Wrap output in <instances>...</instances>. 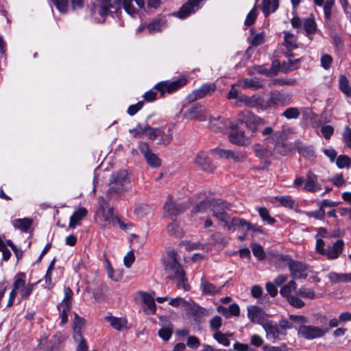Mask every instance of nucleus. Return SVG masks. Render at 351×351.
<instances>
[{
  "instance_id": "obj_1",
  "label": "nucleus",
  "mask_w": 351,
  "mask_h": 351,
  "mask_svg": "<svg viewBox=\"0 0 351 351\" xmlns=\"http://www.w3.org/2000/svg\"><path fill=\"white\" fill-rule=\"evenodd\" d=\"M165 274L169 279L177 281V286L182 287L184 290L189 289L186 283L184 272L177 260V254L173 250H169L162 259Z\"/></svg>"
},
{
  "instance_id": "obj_2",
  "label": "nucleus",
  "mask_w": 351,
  "mask_h": 351,
  "mask_svg": "<svg viewBox=\"0 0 351 351\" xmlns=\"http://www.w3.org/2000/svg\"><path fill=\"white\" fill-rule=\"evenodd\" d=\"M184 119L189 120H197L199 121H205L210 119V127L214 130H223L226 125L221 120V117L217 119L209 116L205 107L200 104H195L189 107L183 114Z\"/></svg>"
},
{
  "instance_id": "obj_3",
  "label": "nucleus",
  "mask_w": 351,
  "mask_h": 351,
  "mask_svg": "<svg viewBox=\"0 0 351 351\" xmlns=\"http://www.w3.org/2000/svg\"><path fill=\"white\" fill-rule=\"evenodd\" d=\"M130 182L128 173L125 170L114 172L109 180V189L107 196L110 199H119L127 191V184Z\"/></svg>"
},
{
  "instance_id": "obj_4",
  "label": "nucleus",
  "mask_w": 351,
  "mask_h": 351,
  "mask_svg": "<svg viewBox=\"0 0 351 351\" xmlns=\"http://www.w3.org/2000/svg\"><path fill=\"white\" fill-rule=\"evenodd\" d=\"M35 285L34 283L26 285L25 274L22 272L18 273L14 277L13 289L10 293L7 306H11L13 305L17 292L20 293L21 300L27 298L32 294Z\"/></svg>"
},
{
  "instance_id": "obj_5",
  "label": "nucleus",
  "mask_w": 351,
  "mask_h": 351,
  "mask_svg": "<svg viewBox=\"0 0 351 351\" xmlns=\"http://www.w3.org/2000/svg\"><path fill=\"white\" fill-rule=\"evenodd\" d=\"M237 122L245 124L246 128L252 134H254L258 130V128L265 124V121L253 114L249 110H243L237 114Z\"/></svg>"
},
{
  "instance_id": "obj_6",
  "label": "nucleus",
  "mask_w": 351,
  "mask_h": 351,
  "mask_svg": "<svg viewBox=\"0 0 351 351\" xmlns=\"http://www.w3.org/2000/svg\"><path fill=\"white\" fill-rule=\"evenodd\" d=\"M101 3L98 6L93 4L90 9L91 15L97 12L102 17L106 16L110 12H117L121 10V0H97Z\"/></svg>"
},
{
  "instance_id": "obj_7",
  "label": "nucleus",
  "mask_w": 351,
  "mask_h": 351,
  "mask_svg": "<svg viewBox=\"0 0 351 351\" xmlns=\"http://www.w3.org/2000/svg\"><path fill=\"white\" fill-rule=\"evenodd\" d=\"M284 261H288L290 276L293 280L306 279L308 275V266L301 261H294L289 256L282 258Z\"/></svg>"
},
{
  "instance_id": "obj_8",
  "label": "nucleus",
  "mask_w": 351,
  "mask_h": 351,
  "mask_svg": "<svg viewBox=\"0 0 351 351\" xmlns=\"http://www.w3.org/2000/svg\"><path fill=\"white\" fill-rule=\"evenodd\" d=\"M231 208V204L219 199L212 200L210 210L213 216L225 224L227 220L230 219V216L226 211L230 210Z\"/></svg>"
},
{
  "instance_id": "obj_9",
  "label": "nucleus",
  "mask_w": 351,
  "mask_h": 351,
  "mask_svg": "<svg viewBox=\"0 0 351 351\" xmlns=\"http://www.w3.org/2000/svg\"><path fill=\"white\" fill-rule=\"evenodd\" d=\"M99 210L102 213V216L106 223L105 225L108 223L114 224L115 221H117L121 228H125L123 223L114 214V208L109 206L108 202L104 199V197H100L99 198Z\"/></svg>"
},
{
  "instance_id": "obj_10",
  "label": "nucleus",
  "mask_w": 351,
  "mask_h": 351,
  "mask_svg": "<svg viewBox=\"0 0 351 351\" xmlns=\"http://www.w3.org/2000/svg\"><path fill=\"white\" fill-rule=\"evenodd\" d=\"M289 128L283 127L280 131H276L273 134V138L276 141L275 150L280 155L285 156L292 150V145L284 141Z\"/></svg>"
},
{
  "instance_id": "obj_11",
  "label": "nucleus",
  "mask_w": 351,
  "mask_h": 351,
  "mask_svg": "<svg viewBox=\"0 0 351 351\" xmlns=\"http://www.w3.org/2000/svg\"><path fill=\"white\" fill-rule=\"evenodd\" d=\"M291 101L292 95L291 93L274 90L270 93L267 104L269 107L276 106H285L290 104Z\"/></svg>"
},
{
  "instance_id": "obj_12",
  "label": "nucleus",
  "mask_w": 351,
  "mask_h": 351,
  "mask_svg": "<svg viewBox=\"0 0 351 351\" xmlns=\"http://www.w3.org/2000/svg\"><path fill=\"white\" fill-rule=\"evenodd\" d=\"M186 82L187 80L184 77L178 79L173 82H160L155 86V88L160 93L161 96H163L166 93H171L174 92L182 86L185 85Z\"/></svg>"
},
{
  "instance_id": "obj_13",
  "label": "nucleus",
  "mask_w": 351,
  "mask_h": 351,
  "mask_svg": "<svg viewBox=\"0 0 351 351\" xmlns=\"http://www.w3.org/2000/svg\"><path fill=\"white\" fill-rule=\"evenodd\" d=\"M215 90V84H204L199 88L193 90L191 93H189L186 97V99L189 102H193L197 99L204 98L208 95L212 94Z\"/></svg>"
},
{
  "instance_id": "obj_14",
  "label": "nucleus",
  "mask_w": 351,
  "mask_h": 351,
  "mask_svg": "<svg viewBox=\"0 0 351 351\" xmlns=\"http://www.w3.org/2000/svg\"><path fill=\"white\" fill-rule=\"evenodd\" d=\"M205 1L206 0H189L178 12L173 13V15L180 19H184L199 9L201 5L204 3Z\"/></svg>"
},
{
  "instance_id": "obj_15",
  "label": "nucleus",
  "mask_w": 351,
  "mask_h": 351,
  "mask_svg": "<svg viewBox=\"0 0 351 351\" xmlns=\"http://www.w3.org/2000/svg\"><path fill=\"white\" fill-rule=\"evenodd\" d=\"M138 149L143 155L147 163L153 168L160 166L161 160L156 154L152 152L149 145L145 142H140Z\"/></svg>"
},
{
  "instance_id": "obj_16",
  "label": "nucleus",
  "mask_w": 351,
  "mask_h": 351,
  "mask_svg": "<svg viewBox=\"0 0 351 351\" xmlns=\"http://www.w3.org/2000/svg\"><path fill=\"white\" fill-rule=\"evenodd\" d=\"M247 317L251 322L262 326L268 320V315L264 312L263 308L255 305L247 306Z\"/></svg>"
},
{
  "instance_id": "obj_17",
  "label": "nucleus",
  "mask_w": 351,
  "mask_h": 351,
  "mask_svg": "<svg viewBox=\"0 0 351 351\" xmlns=\"http://www.w3.org/2000/svg\"><path fill=\"white\" fill-rule=\"evenodd\" d=\"M328 329H322L317 326L302 325L299 328L298 333L306 339H313L323 337Z\"/></svg>"
},
{
  "instance_id": "obj_18",
  "label": "nucleus",
  "mask_w": 351,
  "mask_h": 351,
  "mask_svg": "<svg viewBox=\"0 0 351 351\" xmlns=\"http://www.w3.org/2000/svg\"><path fill=\"white\" fill-rule=\"evenodd\" d=\"M186 209V207L184 204L174 202L171 196L168 197L164 205L165 215L172 219L178 215L182 213Z\"/></svg>"
},
{
  "instance_id": "obj_19",
  "label": "nucleus",
  "mask_w": 351,
  "mask_h": 351,
  "mask_svg": "<svg viewBox=\"0 0 351 351\" xmlns=\"http://www.w3.org/2000/svg\"><path fill=\"white\" fill-rule=\"evenodd\" d=\"M225 226L227 227L228 230L231 231H235L236 228L241 230L246 229L253 232L258 230L255 225L251 224L244 219L238 217H233L230 221V219L227 220V222L225 223Z\"/></svg>"
},
{
  "instance_id": "obj_20",
  "label": "nucleus",
  "mask_w": 351,
  "mask_h": 351,
  "mask_svg": "<svg viewBox=\"0 0 351 351\" xmlns=\"http://www.w3.org/2000/svg\"><path fill=\"white\" fill-rule=\"evenodd\" d=\"M304 189L311 193H315L322 189L317 176L311 171H308L306 173Z\"/></svg>"
},
{
  "instance_id": "obj_21",
  "label": "nucleus",
  "mask_w": 351,
  "mask_h": 351,
  "mask_svg": "<svg viewBox=\"0 0 351 351\" xmlns=\"http://www.w3.org/2000/svg\"><path fill=\"white\" fill-rule=\"evenodd\" d=\"M229 140L231 143L237 145H245L248 143L245 132L240 130L237 125L231 128Z\"/></svg>"
},
{
  "instance_id": "obj_22",
  "label": "nucleus",
  "mask_w": 351,
  "mask_h": 351,
  "mask_svg": "<svg viewBox=\"0 0 351 351\" xmlns=\"http://www.w3.org/2000/svg\"><path fill=\"white\" fill-rule=\"evenodd\" d=\"M195 162L202 170L207 172H212L215 169L210 158L204 152H199L197 154Z\"/></svg>"
},
{
  "instance_id": "obj_23",
  "label": "nucleus",
  "mask_w": 351,
  "mask_h": 351,
  "mask_svg": "<svg viewBox=\"0 0 351 351\" xmlns=\"http://www.w3.org/2000/svg\"><path fill=\"white\" fill-rule=\"evenodd\" d=\"M263 328L266 332L267 337L269 339H277L280 338L281 335H285L280 331L279 326L276 323L269 319L263 326Z\"/></svg>"
},
{
  "instance_id": "obj_24",
  "label": "nucleus",
  "mask_w": 351,
  "mask_h": 351,
  "mask_svg": "<svg viewBox=\"0 0 351 351\" xmlns=\"http://www.w3.org/2000/svg\"><path fill=\"white\" fill-rule=\"evenodd\" d=\"M343 247V240H337L332 246L326 248L324 256H326L328 259H337L341 254Z\"/></svg>"
},
{
  "instance_id": "obj_25",
  "label": "nucleus",
  "mask_w": 351,
  "mask_h": 351,
  "mask_svg": "<svg viewBox=\"0 0 351 351\" xmlns=\"http://www.w3.org/2000/svg\"><path fill=\"white\" fill-rule=\"evenodd\" d=\"M167 26V19L165 17L154 20L146 25L149 34L160 32Z\"/></svg>"
},
{
  "instance_id": "obj_26",
  "label": "nucleus",
  "mask_w": 351,
  "mask_h": 351,
  "mask_svg": "<svg viewBox=\"0 0 351 351\" xmlns=\"http://www.w3.org/2000/svg\"><path fill=\"white\" fill-rule=\"evenodd\" d=\"M303 28L306 36L311 40L313 39L312 35L315 34L318 30L317 23L313 18H306L303 19Z\"/></svg>"
},
{
  "instance_id": "obj_27",
  "label": "nucleus",
  "mask_w": 351,
  "mask_h": 351,
  "mask_svg": "<svg viewBox=\"0 0 351 351\" xmlns=\"http://www.w3.org/2000/svg\"><path fill=\"white\" fill-rule=\"evenodd\" d=\"M328 278L332 284L348 282H351V273L339 274L332 271L328 274Z\"/></svg>"
},
{
  "instance_id": "obj_28",
  "label": "nucleus",
  "mask_w": 351,
  "mask_h": 351,
  "mask_svg": "<svg viewBox=\"0 0 351 351\" xmlns=\"http://www.w3.org/2000/svg\"><path fill=\"white\" fill-rule=\"evenodd\" d=\"M200 288L202 293L206 295H215L221 289V287H218L204 278L201 280Z\"/></svg>"
},
{
  "instance_id": "obj_29",
  "label": "nucleus",
  "mask_w": 351,
  "mask_h": 351,
  "mask_svg": "<svg viewBox=\"0 0 351 351\" xmlns=\"http://www.w3.org/2000/svg\"><path fill=\"white\" fill-rule=\"evenodd\" d=\"M141 295L143 300V302L147 306V308L145 310L147 314H154L156 310V305L152 296L147 293L142 292Z\"/></svg>"
},
{
  "instance_id": "obj_30",
  "label": "nucleus",
  "mask_w": 351,
  "mask_h": 351,
  "mask_svg": "<svg viewBox=\"0 0 351 351\" xmlns=\"http://www.w3.org/2000/svg\"><path fill=\"white\" fill-rule=\"evenodd\" d=\"M295 280L291 279L287 284L281 287L280 289V294L285 298H287L292 295V293L297 289L298 285Z\"/></svg>"
},
{
  "instance_id": "obj_31",
  "label": "nucleus",
  "mask_w": 351,
  "mask_h": 351,
  "mask_svg": "<svg viewBox=\"0 0 351 351\" xmlns=\"http://www.w3.org/2000/svg\"><path fill=\"white\" fill-rule=\"evenodd\" d=\"M279 0H263L262 10L265 16H268L271 12H275L278 8Z\"/></svg>"
},
{
  "instance_id": "obj_32",
  "label": "nucleus",
  "mask_w": 351,
  "mask_h": 351,
  "mask_svg": "<svg viewBox=\"0 0 351 351\" xmlns=\"http://www.w3.org/2000/svg\"><path fill=\"white\" fill-rule=\"evenodd\" d=\"M86 215V208H80L77 210L70 217L69 227L74 228Z\"/></svg>"
},
{
  "instance_id": "obj_33",
  "label": "nucleus",
  "mask_w": 351,
  "mask_h": 351,
  "mask_svg": "<svg viewBox=\"0 0 351 351\" xmlns=\"http://www.w3.org/2000/svg\"><path fill=\"white\" fill-rule=\"evenodd\" d=\"M284 43L283 45L289 50L295 49L298 47V39L297 37L289 32H284Z\"/></svg>"
},
{
  "instance_id": "obj_34",
  "label": "nucleus",
  "mask_w": 351,
  "mask_h": 351,
  "mask_svg": "<svg viewBox=\"0 0 351 351\" xmlns=\"http://www.w3.org/2000/svg\"><path fill=\"white\" fill-rule=\"evenodd\" d=\"M16 229L21 230L22 232H27L32 226V221L28 218L14 219L12 222Z\"/></svg>"
},
{
  "instance_id": "obj_35",
  "label": "nucleus",
  "mask_w": 351,
  "mask_h": 351,
  "mask_svg": "<svg viewBox=\"0 0 351 351\" xmlns=\"http://www.w3.org/2000/svg\"><path fill=\"white\" fill-rule=\"evenodd\" d=\"M111 326L117 330H121L126 328L127 320L125 318H119L116 317H108L106 318Z\"/></svg>"
},
{
  "instance_id": "obj_36",
  "label": "nucleus",
  "mask_w": 351,
  "mask_h": 351,
  "mask_svg": "<svg viewBox=\"0 0 351 351\" xmlns=\"http://www.w3.org/2000/svg\"><path fill=\"white\" fill-rule=\"evenodd\" d=\"M212 200L210 199H205L197 204L191 210L192 215L199 213H205L208 208H210Z\"/></svg>"
},
{
  "instance_id": "obj_37",
  "label": "nucleus",
  "mask_w": 351,
  "mask_h": 351,
  "mask_svg": "<svg viewBox=\"0 0 351 351\" xmlns=\"http://www.w3.org/2000/svg\"><path fill=\"white\" fill-rule=\"evenodd\" d=\"M339 88L347 97H351V86L347 77L344 75L339 77Z\"/></svg>"
},
{
  "instance_id": "obj_38",
  "label": "nucleus",
  "mask_w": 351,
  "mask_h": 351,
  "mask_svg": "<svg viewBox=\"0 0 351 351\" xmlns=\"http://www.w3.org/2000/svg\"><path fill=\"white\" fill-rule=\"evenodd\" d=\"M335 3V0H326L324 5V13L325 18V24L330 27V22L332 16V8Z\"/></svg>"
},
{
  "instance_id": "obj_39",
  "label": "nucleus",
  "mask_w": 351,
  "mask_h": 351,
  "mask_svg": "<svg viewBox=\"0 0 351 351\" xmlns=\"http://www.w3.org/2000/svg\"><path fill=\"white\" fill-rule=\"evenodd\" d=\"M239 83L244 88L258 89L263 87L260 81L254 79L243 78L240 80Z\"/></svg>"
},
{
  "instance_id": "obj_40",
  "label": "nucleus",
  "mask_w": 351,
  "mask_h": 351,
  "mask_svg": "<svg viewBox=\"0 0 351 351\" xmlns=\"http://www.w3.org/2000/svg\"><path fill=\"white\" fill-rule=\"evenodd\" d=\"M300 115V110L296 107H290L287 108L282 114L281 116L287 119H296Z\"/></svg>"
},
{
  "instance_id": "obj_41",
  "label": "nucleus",
  "mask_w": 351,
  "mask_h": 351,
  "mask_svg": "<svg viewBox=\"0 0 351 351\" xmlns=\"http://www.w3.org/2000/svg\"><path fill=\"white\" fill-rule=\"evenodd\" d=\"M73 339L77 343V351H87L88 350V345L82 336V333H77L76 335H73Z\"/></svg>"
},
{
  "instance_id": "obj_42",
  "label": "nucleus",
  "mask_w": 351,
  "mask_h": 351,
  "mask_svg": "<svg viewBox=\"0 0 351 351\" xmlns=\"http://www.w3.org/2000/svg\"><path fill=\"white\" fill-rule=\"evenodd\" d=\"M300 213L305 215L306 217L314 218L317 220H324L326 213L324 209H319L315 211H300Z\"/></svg>"
},
{
  "instance_id": "obj_43",
  "label": "nucleus",
  "mask_w": 351,
  "mask_h": 351,
  "mask_svg": "<svg viewBox=\"0 0 351 351\" xmlns=\"http://www.w3.org/2000/svg\"><path fill=\"white\" fill-rule=\"evenodd\" d=\"M276 199L284 207L293 208L295 200L289 195L276 196Z\"/></svg>"
},
{
  "instance_id": "obj_44",
  "label": "nucleus",
  "mask_w": 351,
  "mask_h": 351,
  "mask_svg": "<svg viewBox=\"0 0 351 351\" xmlns=\"http://www.w3.org/2000/svg\"><path fill=\"white\" fill-rule=\"evenodd\" d=\"M254 71L258 73L265 75L266 76H274L277 75L278 69L271 67L270 69L265 68L262 65H256L254 66Z\"/></svg>"
},
{
  "instance_id": "obj_45",
  "label": "nucleus",
  "mask_w": 351,
  "mask_h": 351,
  "mask_svg": "<svg viewBox=\"0 0 351 351\" xmlns=\"http://www.w3.org/2000/svg\"><path fill=\"white\" fill-rule=\"evenodd\" d=\"M37 351H61L60 346L56 343L55 342H52L49 341L47 342L45 345H43L40 343L38 346Z\"/></svg>"
},
{
  "instance_id": "obj_46",
  "label": "nucleus",
  "mask_w": 351,
  "mask_h": 351,
  "mask_svg": "<svg viewBox=\"0 0 351 351\" xmlns=\"http://www.w3.org/2000/svg\"><path fill=\"white\" fill-rule=\"evenodd\" d=\"M71 306L68 304L62 305L58 304V308L61 318V324H65L68 322V313L70 311Z\"/></svg>"
},
{
  "instance_id": "obj_47",
  "label": "nucleus",
  "mask_w": 351,
  "mask_h": 351,
  "mask_svg": "<svg viewBox=\"0 0 351 351\" xmlns=\"http://www.w3.org/2000/svg\"><path fill=\"white\" fill-rule=\"evenodd\" d=\"M336 165L339 169L348 168L351 166V158L347 155H339L337 158Z\"/></svg>"
},
{
  "instance_id": "obj_48",
  "label": "nucleus",
  "mask_w": 351,
  "mask_h": 351,
  "mask_svg": "<svg viewBox=\"0 0 351 351\" xmlns=\"http://www.w3.org/2000/svg\"><path fill=\"white\" fill-rule=\"evenodd\" d=\"M167 232L169 234L176 237H182L183 234L181 228L176 221H173L168 226Z\"/></svg>"
},
{
  "instance_id": "obj_49",
  "label": "nucleus",
  "mask_w": 351,
  "mask_h": 351,
  "mask_svg": "<svg viewBox=\"0 0 351 351\" xmlns=\"http://www.w3.org/2000/svg\"><path fill=\"white\" fill-rule=\"evenodd\" d=\"M258 211L261 219L269 224L272 225L276 222V219L270 216L268 210L265 207L258 208Z\"/></svg>"
},
{
  "instance_id": "obj_50",
  "label": "nucleus",
  "mask_w": 351,
  "mask_h": 351,
  "mask_svg": "<svg viewBox=\"0 0 351 351\" xmlns=\"http://www.w3.org/2000/svg\"><path fill=\"white\" fill-rule=\"evenodd\" d=\"M191 311L193 315L197 317H207L210 314V311L209 309L202 308L198 305H194L191 308Z\"/></svg>"
},
{
  "instance_id": "obj_51",
  "label": "nucleus",
  "mask_w": 351,
  "mask_h": 351,
  "mask_svg": "<svg viewBox=\"0 0 351 351\" xmlns=\"http://www.w3.org/2000/svg\"><path fill=\"white\" fill-rule=\"evenodd\" d=\"M300 295H292L286 298L290 305L295 308H300L304 306V302L299 298Z\"/></svg>"
},
{
  "instance_id": "obj_52",
  "label": "nucleus",
  "mask_w": 351,
  "mask_h": 351,
  "mask_svg": "<svg viewBox=\"0 0 351 351\" xmlns=\"http://www.w3.org/2000/svg\"><path fill=\"white\" fill-rule=\"evenodd\" d=\"M298 295H300L302 298H308L311 300H313L315 298V291L309 288H306L305 287H301L298 292Z\"/></svg>"
},
{
  "instance_id": "obj_53",
  "label": "nucleus",
  "mask_w": 351,
  "mask_h": 351,
  "mask_svg": "<svg viewBox=\"0 0 351 351\" xmlns=\"http://www.w3.org/2000/svg\"><path fill=\"white\" fill-rule=\"evenodd\" d=\"M300 154L304 158L308 159L313 158L315 156V152L311 146H302L299 149Z\"/></svg>"
},
{
  "instance_id": "obj_54",
  "label": "nucleus",
  "mask_w": 351,
  "mask_h": 351,
  "mask_svg": "<svg viewBox=\"0 0 351 351\" xmlns=\"http://www.w3.org/2000/svg\"><path fill=\"white\" fill-rule=\"evenodd\" d=\"M258 16V9L256 5H254V8L250 10V12L247 15V17L245 20V25L246 26H250L254 23L256 17Z\"/></svg>"
},
{
  "instance_id": "obj_55",
  "label": "nucleus",
  "mask_w": 351,
  "mask_h": 351,
  "mask_svg": "<svg viewBox=\"0 0 351 351\" xmlns=\"http://www.w3.org/2000/svg\"><path fill=\"white\" fill-rule=\"evenodd\" d=\"M84 319L75 313L73 320V335H76L77 332L79 333H82L81 328L84 326Z\"/></svg>"
},
{
  "instance_id": "obj_56",
  "label": "nucleus",
  "mask_w": 351,
  "mask_h": 351,
  "mask_svg": "<svg viewBox=\"0 0 351 351\" xmlns=\"http://www.w3.org/2000/svg\"><path fill=\"white\" fill-rule=\"evenodd\" d=\"M144 130V134L150 139H155L161 134V130L160 129L152 128L149 125H145Z\"/></svg>"
},
{
  "instance_id": "obj_57",
  "label": "nucleus",
  "mask_w": 351,
  "mask_h": 351,
  "mask_svg": "<svg viewBox=\"0 0 351 351\" xmlns=\"http://www.w3.org/2000/svg\"><path fill=\"white\" fill-rule=\"evenodd\" d=\"M251 248L254 255L257 257L258 259L262 260L265 257V252L263 247L258 243H252Z\"/></svg>"
},
{
  "instance_id": "obj_58",
  "label": "nucleus",
  "mask_w": 351,
  "mask_h": 351,
  "mask_svg": "<svg viewBox=\"0 0 351 351\" xmlns=\"http://www.w3.org/2000/svg\"><path fill=\"white\" fill-rule=\"evenodd\" d=\"M333 62L332 57L329 54H323L320 59L322 67L325 70H328Z\"/></svg>"
},
{
  "instance_id": "obj_59",
  "label": "nucleus",
  "mask_w": 351,
  "mask_h": 351,
  "mask_svg": "<svg viewBox=\"0 0 351 351\" xmlns=\"http://www.w3.org/2000/svg\"><path fill=\"white\" fill-rule=\"evenodd\" d=\"M73 291L69 287L64 288V298L60 304L66 305L71 306V301L73 298Z\"/></svg>"
},
{
  "instance_id": "obj_60",
  "label": "nucleus",
  "mask_w": 351,
  "mask_h": 351,
  "mask_svg": "<svg viewBox=\"0 0 351 351\" xmlns=\"http://www.w3.org/2000/svg\"><path fill=\"white\" fill-rule=\"evenodd\" d=\"M300 62V59H296L295 60H289L287 62L282 63V69L285 72L293 71L298 68V63Z\"/></svg>"
},
{
  "instance_id": "obj_61",
  "label": "nucleus",
  "mask_w": 351,
  "mask_h": 351,
  "mask_svg": "<svg viewBox=\"0 0 351 351\" xmlns=\"http://www.w3.org/2000/svg\"><path fill=\"white\" fill-rule=\"evenodd\" d=\"M250 42L252 45L258 46L263 44L265 42V35L263 32L257 34L256 35H251L249 38Z\"/></svg>"
},
{
  "instance_id": "obj_62",
  "label": "nucleus",
  "mask_w": 351,
  "mask_h": 351,
  "mask_svg": "<svg viewBox=\"0 0 351 351\" xmlns=\"http://www.w3.org/2000/svg\"><path fill=\"white\" fill-rule=\"evenodd\" d=\"M329 181L337 187H342L346 184V180L341 173L337 174L333 177L330 178Z\"/></svg>"
},
{
  "instance_id": "obj_63",
  "label": "nucleus",
  "mask_w": 351,
  "mask_h": 351,
  "mask_svg": "<svg viewBox=\"0 0 351 351\" xmlns=\"http://www.w3.org/2000/svg\"><path fill=\"white\" fill-rule=\"evenodd\" d=\"M297 83L298 81L295 78L276 79L274 81V84L280 86H295Z\"/></svg>"
},
{
  "instance_id": "obj_64",
  "label": "nucleus",
  "mask_w": 351,
  "mask_h": 351,
  "mask_svg": "<svg viewBox=\"0 0 351 351\" xmlns=\"http://www.w3.org/2000/svg\"><path fill=\"white\" fill-rule=\"evenodd\" d=\"M214 338L221 344L228 346L230 343V340L227 338L226 335L220 331H217L214 334Z\"/></svg>"
}]
</instances>
